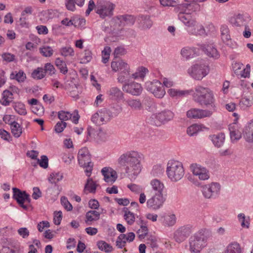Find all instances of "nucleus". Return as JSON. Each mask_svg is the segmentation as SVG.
<instances>
[{"label":"nucleus","instance_id":"obj_1","mask_svg":"<svg viewBox=\"0 0 253 253\" xmlns=\"http://www.w3.org/2000/svg\"><path fill=\"white\" fill-rule=\"evenodd\" d=\"M192 95L194 100L201 105L212 106L214 103L212 92L209 88L199 86Z\"/></svg>","mask_w":253,"mask_h":253},{"label":"nucleus","instance_id":"obj_2","mask_svg":"<svg viewBox=\"0 0 253 253\" xmlns=\"http://www.w3.org/2000/svg\"><path fill=\"white\" fill-rule=\"evenodd\" d=\"M78 160L79 165L85 169L86 175L89 177L92 172L93 164L91 161V155L86 147L82 148L79 151Z\"/></svg>","mask_w":253,"mask_h":253},{"label":"nucleus","instance_id":"obj_3","mask_svg":"<svg viewBox=\"0 0 253 253\" xmlns=\"http://www.w3.org/2000/svg\"><path fill=\"white\" fill-rule=\"evenodd\" d=\"M210 236V233L206 229L201 230L196 235L193 240L190 242V248L194 252H199L200 251L207 245V240Z\"/></svg>","mask_w":253,"mask_h":253},{"label":"nucleus","instance_id":"obj_4","mask_svg":"<svg viewBox=\"0 0 253 253\" xmlns=\"http://www.w3.org/2000/svg\"><path fill=\"white\" fill-rule=\"evenodd\" d=\"M115 5L110 1L105 0H99L97 1L96 6V12L100 17L104 18L106 16L113 15V10Z\"/></svg>","mask_w":253,"mask_h":253},{"label":"nucleus","instance_id":"obj_5","mask_svg":"<svg viewBox=\"0 0 253 253\" xmlns=\"http://www.w3.org/2000/svg\"><path fill=\"white\" fill-rule=\"evenodd\" d=\"M184 171L182 165L177 161L171 162L167 168L168 175L173 181L180 179L184 175Z\"/></svg>","mask_w":253,"mask_h":253},{"label":"nucleus","instance_id":"obj_6","mask_svg":"<svg viewBox=\"0 0 253 253\" xmlns=\"http://www.w3.org/2000/svg\"><path fill=\"white\" fill-rule=\"evenodd\" d=\"M13 198L17 203L24 209H27L30 203V198L26 192L21 191L16 188H13Z\"/></svg>","mask_w":253,"mask_h":253},{"label":"nucleus","instance_id":"obj_7","mask_svg":"<svg viewBox=\"0 0 253 253\" xmlns=\"http://www.w3.org/2000/svg\"><path fill=\"white\" fill-rule=\"evenodd\" d=\"M212 112L208 110L193 108L188 110L186 115L187 118L193 120H200L211 116Z\"/></svg>","mask_w":253,"mask_h":253},{"label":"nucleus","instance_id":"obj_8","mask_svg":"<svg viewBox=\"0 0 253 253\" xmlns=\"http://www.w3.org/2000/svg\"><path fill=\"white\" fill-rule=\"evenodd\" d=\"M208 71L207 66L203 64H196L191 67L189 73L194 78L201 80L206 76Z\"/></svg>","mask_w":253,"mask_h":253},{"label":"nucleus","instance_id":"obj_9","mask_svg":"<svg viewBox=\"0 0 253 253\" xmlns=\"http://www.w3.org/2000/svg\"><path fill=\"white\" fill-rule=\"evenodd\" d=\"M140 158L138 153L135 152H132L129 155L127 162L129 163L130 170L134 174H137L141 171Z\"/></svg>","mask_w":253,"mask_h":253},{"label":"nucleus","instance_id":"obj_10","mask_svg":"<svg viewBox=\"0 0 253 253\" xmlns=\"http://www.w3.org/2000/svg\"><path fill=\"white\" fill-rule=\"evenodd\" d=\"M58 118L63 122H65L69 120L77 124L80 118V116L78 114V111L76 110L74 111L73 114L70 113L69 112L65 111H60L58 112Z\"/></svg>","mask_w":253,"mask_h":253},{"label":"nucleus","instance_id":"obj_11","mask_svg":"<svg viewBox=\"0 0 253 253\" xmlns=\"http://www.w3.org/2000/svg\"><path fill=\"white\" fill-rule=\"evenodd\" d=\"M165 198L162 193L156 194L149 199L147 202V206L154 210L159 209L163 204Z\"/></svg>","mask_w":253,"mask_h":253},{"label":"nucleus","instance_id":"obj_12","mask_svg":"<svg viewBox=\"0 0 253 253\" xmlns=\"http://www.w3.org/2000/svg\"><path fill=\"white\" fill-rule=\"evenodd\" d=\"M101 172L104 176V180L112 184L117 178V174L115 170L111 168L105 167L102 169Z\"/></svg>","mask_w":253,"mask_h":253},{"label":"nucleus","instance_id":"obj_13","mask_svg":"<svg viewBox=\"0 0 253 253\" xmlns=\"http://www.w3.org/2000/svg\"><path fill=\"white\" fill-rule=\"evenodd\" d=\"M191 169L193 173L198 176L200 179L204 180L209 178L210 176L208 171L205 168L194 164L191 166Z\"/></svg>","mask_w":253,"mask_h":253},{"label":"nucleus","instance_id":"obj_14","mask_svg":"<svg viewBox=\"0 0 253 253\" xmlns=\"http://www.w3.org/2000/svg\"><path fill=\"white\" fill-rule=\"evenodd\" d=\"M234 70L235 73L242 78H246L250 76L251 67L249 65L245 67L243 64L236 63L234 65Z\"/></svg>","mask_w":253,"mask_h":253},{"label":"nucleus","instance_id":"obj_15","mask_svg":"<svg viewBox=\"0 0 253 253\" xmlns=\"http://www.w3.org/2000/svg\"><path fill=\"white\" fill-rule=\"evenodd\" d=\"M219 185L216 183H211L203 187V193L207 198H210L213 194L219 191Z\"/></svg>","mask_w":253,"mask_h":253},{"label":"nucleus","instance_id":"obj_16","mask_svg":"<svg viewBox=\"0 0 253 253\" xmlns=\"http://www.w3.org/2000/svg\"><path fill=\"white\" fill-rule=\"evenodd\" d=\"M150 89L154 95L158 98H161L165 94V90L162 88L161 84L160 82L156 81L152 83L150 87Z\"/></svg>","mask_w":253,"mask_h":253},{"label":"nucleus","instance_id":"obj_17","mask_svg":"<svg viewBox=\"0 0 253 253\" xmlns=\"http://www.w3.org/2000/svg\"><path fill=\"white\" fill-rule=\"evenodd\" d=\"M156 121L161 123L170 120L173 117V114L169 111H163L154 115Z\"/></svg>","mask_w":253,"mask_h":253},{"label":"nucleus","instance_id":"obj_18","mask_svg":"<svg viewBox=\"0 0 253 253\" xmlns=\"http://www.w3.org/2000/svg\"><path fill=\"white\" fill-rule=\"evenodd\" d=\"M98 184L93 180L92 178H88L84 185V192L87 194L89 193H94Z\"/></svg>","mask_w":253,"mask_h":253},{"label":"nucleus","instance_id":"obj_19","mask_svg":"<svg viewBox=\"0 0 253 253\" xmlns=\"http://www.w3.org/2000/svg\"><path fill=\"white\" fill-rule=\"evenodd\" d=\"M100 218V213L96 211H89L85 214V222L88 225H91L92 222L98 220Z\"/></svg>","mask_w":253,"mask_h":253},{"label":"nucleus","instance_id":"obj_20","mask_svg":"<svg viewBox=\"0 0 253 253\" xmlns=\"http://www.w3.org/2000/svg\"><path fill=\"white\" fill-rule=\"evenodd\" d=\"M192 90H180L175 88H171L168 90L169 94L172 97L182 98L187 96Z\"/></svg>","mask_w":253,"mask_h":253},{"label":"nucleus","instance_id":"obj_21","mask_svg":"<svg viewBox=\"0 0 253 253\" xmlns=\"http://www.w3.org/2000/svg\"><path fill=\"white\" fill-rule=\"evenodd\" d=\"M176 9L180 13H186L187 14H191L196 10V8L194 7V5L190 3L179 4L176 7Z\"/></svg>","mask_w":253,"mask_h":253},{"label":"nucleus","instance_id":"obj_22","mask_svg":"<svg viewBox=\"0 0 253 253\" xmlns=\"http://www.w3.org/2000/svg\"><path fill=\"white\" fill-rule=\"evenodd\" d=\"M189 233V230L186 228L179 229L174 233L175 240L177 242H181L185 240Z\"/></svg>","mask_w":253,"mask_h":253},{"label":"nucleus","instance_id":"obj_23","mask_svg":"<svg viewBox=\"0 0 253 253\" xmlns=\"http://www.w3.org/2000/svg\"><path fill=\"white\" fill-rule=\"evenodd\" d=\"M2 98L0 100L1 104L4 106H8L13 99V94L9 90H5L2 94Z\"/></svg>","mask_w":253,"mask_h":253},{"label":"nucleus","instance_id":"obj_24","mask_svg":"<svg viewBox=\"0 0 253 253\" xmlns=\"http://www.w3.org/2000/svg\"><path fill=\"white\" fill-rule=\"evenodd\" d=\"M108 94L110 98L113 100H120L123 98V92L116 87L110 88L108 92Z\"/></svg>","mask_w":253,"mask_h":253},{"label":"nucleus","instance_id":"obj_25","mask_svg":"<svg viewBox=\"0 0 253 253\" xmlns=\"http://www.w3.org/2000/svg\"><path fill=\"white\" fill-rule=\"evenodd\" d=\"M84 1L85 0H66V7L68 10L74 11L76 10L75 4L82 7L84 4Z\"/></svg>","mask_w":253,"mask_h":253},{"label":"nucleus","instance_id":"obj_26","mask_svg":"<svg viewBox=\"0 0 253 253\" xmlns=\"http://www.w3.org/2000/svg\"><path fill=\"white\" fill-rule=\"evenodd\" d=\"M205 127L202 124H194L188 127L187 133L190 136H193L202 131Z\"/></svg>","mask_w":253,"mask_h":253},{"label":"nucleus","instance_id":"obj_27","mask_svg":"<svg viewBox=\"0 0 253 253\" xmlns=\"http://www.w3.org/2000/svg\"><path fill=\"white\" fill-rule=\"evenodd\" d=\"M10 79L16 80L19 83L23 82L26 78L25 73L22 70L12 72L10 75Z\"/></svg>","mask_w":253,"mask_h":253},{"label":"nucleus","instance_id":"obj_28","mask_svg":"<svg viewBox=\"0 0 253 253\" xmlns=\"http://www.w3.org/2000/svg\"><path fill=\"white\" fill-rule=\"evenodd\" d=\"M224 253H242V249L238 243L234 242L227 247Z\"/></svg>","mask_w":253,"mask_h":253},{"label":"nucleus","instance_id":"obj_29","mask_svg":"<svg viewBox=\"0 0 253 253\" xmlns=\"http://www.w3.org/2000/svg\"><path fill=\"white\" fill-rule=\"evenodd\" d=\"M99 111L100 113V117H101L100 119L102 120L103 124H106L111 120L113 117L111 111L106 108H103Z\"/></svg>","mask_w":253,"mask_h":253},{"label":"nucleus","instance_id":"obj_30","mask_svg":"<svg viewBox=\"0 0 253 253\" xmlns=\"http://www.w3.org/2000/svg\"><path fill=\"white\" fill-rule=\"evenodd\" d=\"M11 133L16 138L19 137L22 133V127L16 122H13L11 126Z\"/></svg>","mask_w":253,"mask_h":253},{"label":"nucleus","instance_id":"obj_31","mask_svg":"<svg viewBox=\"0 0 253 253\" xmlns=\"http://www.w3.org/2000/svg\"><path fill=\"white\" fill-rule=\"evenodd\" d=\"M63 173L60 172H53L51 173L48 178V181L51 184H56L59 181L62 180Z\"/></svg>","mask_w":253,"mask_h":253},{"label":"nucleus","instance_id":"obj_32","mask_svg":"<svg viewBox=\"0 0 253 253\" xmlns=\"http://www.w3.org/2000/svg\"><path fill=\"white\" fill-rule=\"evenodd\" d=\"M225 135L223 133H220L213 135L212 137V140L213 144L216 147H221L224 142Z\"/></svg>","mask_w":253,"mask_h":253},{"label":"nucleus","instance_id":"obj_33","mask_svg":"<svg viewBox=\"0 0 253 253\" xmlns=\"http://www.w3.org/2000/svg\"><path fill=\"white\" fill-rule=\"evenodd\" d=\"M126 64L121 60L113 61L111 63V68L115 72L118 71H125Z\"/></svg>","mask_w":253,"mask_h":253},{"label":"nucleus","instance_id":"obj_34","mask_svg":"<svg viewBox=\"0 0 253 253\" xmlns=\"http://www.w3.org/2000/svg\"><path fill=\"white\" fill-rule=\"evenodd\" d=\"M181 53L182 56L186 59L192 58L197 54V52L195 48L188 47H184L182 48Z\"/></svg>","mask_w":253,"mask_h":253},{"label":"nucleus","instance_id":"obj_35","mask_svg":"<svg viewBox=\"0 0 253 253\" xmlns=\"http://www.w3.org/2000/svg\"><path fill=\"white\" fill-rule=\"evenodd\" d=\"M15 111L20 115H26L27 111L25 105L21 102H15L13 105Z\"/></svg>","mask_w":253,"mask_h":253},{"label":"nucleus","instance_id":"obj_36","mask_svg":"<svg viewBox=\"0 0 253 253\" xmlns=\"http://www.w3.org/2000/svg\"><path fill=\"white\" fill-rule=\"evenodd\" d=\"M230 137L232 140L239 139L242 136V131L237 127H230Z\"/></svg>","mask_w":253,"mask_h":253},{"label":"nucleus","instance_id":"obj_37","mask_svg":"<svg viewBox=\"0 0 253 253\" xmlns=\"http://www.w3.org/2000/svg\"><path fill=\"white\" fill-rule=\"evenodd\" d=\"M45 76V71L42 67H38L34 70L32 73V77L35 79L40 80Z\"/></svg>","mask_w":253,"mask_h":253},{"label":"nucleus","instance_id":"obj_38","mask_svg":"<svg viewBox=\"0 0 253 253\" xmlns=\"http://www.w3.org/2000/svg\"><path fill=\"white\" fill-rule=\"evenodd\" d=\"M55 64L60 72L65 74L68 72V69L66 63L59 58L56 59Z\"/></svg>","mask_w":253,"mask_h":253},{"label":"nucleus","instance_id":"obj_39","mask_svg":"<svg viewBox=\"0 0 253 253\" xmlns=\"http://www.w3.org/2000/svg\"><path fill=\"white\" fill-rule=\"evenodd\" d=\"M129 92L133 95H138L142 90L140 84L132 83L129 85Z\"/></svg>","mask_w":253,"mask_h":253},{"label":"nucleus","instance_id":"obj_40","mask_svg":"<svg viewBox=\"0 0 253 253\" xmlns=\"http://www.w3.org/2000/svg\"><path fill=\"white\" fill-rule=\"evenodd\" d=\"M151 185L153 190L158 192L159 193H162L164 188V185L162 182L157 179H154L152 181Z\"/></svg>","mask_w":253,"mask_h":253},{"label":"nucleus","instance_id":"obj_41","mask_svg":"<svg viewBox=\"0 0 253 253\" xmlns=\"http://www.w3.org/2000/svg\"><path fill=\"white\" fill-rule=\"evenodd\" d=\"M111 51V48L109 46H105L104 49L102 50V61L104 63H106L109 61Z\"/></svg>","mask_w":253,"mask_h":253},{"label":"nucleus","instance_id":"obj_42","mask_svg":"<svg viewBox=\"0 0 253 253\" xmlns=\"http://www.w3.org/2000/svg\"><path fill=\"white\" fill-rule=\"evenodd\" d=\"M126 237L125 234H121L116 241V246L119 248H123L126 246Z\"/></svg>","mask_w":253,"mask_h":253},{"label":"nucleus","instance_id":"obj_43","mask_svg":"<svg viewBox=\"0 0 253 253\" xmlns=\"http://www.w3.org/2000/svg\"><path fill=\"white\" fill-rule=\"evenodd\" d=\"M98 248L105 252H110L112 251V247L106 242L100 241L97 243Z\"/></svg>","mask_w":253,"mask_h":253},{"label":"nucleus","instance_id":"obj_44","mask_svg":"<svg viewBox=\"0 0 253 253\" xmlns=\"http://www.w3.org/2000/svg\"><path fill=\"white\" fill-rule=\"evenodd\" d=\"M41 53L45 57H50L52 55L53 50L52 48L48 46H43L40 48Z\"/></svg>","mask_w":253,"mask_h":253},{"label":"nucleus","instance_id":"obj_45","mask_svg":"<svg viewBox=\"0 0 253 253\" xmlns=\"http://www.w3.org/2000/svg\"><path fill=\"white\" fill-rule=\"evenodd\" d=\"M61 54L65 57L73 56L74 55V51L72 47L66 46L61 48Z\"/></svg>","mask_w":253,"mask_h":253},{"label":"nucleus","instance_id":"obj_46","mask_svg":"<svg viewBox=\"0 0 253 253\" xmlns=\"http://www.w3.org/2000/svg\"><path fill=\"white\" fill-rule=\"evenodd\" d=\"M148 70L145 67H140L137 71L133 75L134 78H144Z\"/></svg>","mask_w":253,"mask_h":253},{"label":"nucleus","instance_id":"obj_47","mask_svg":"<svg viewBox=\"0 0 253 253\" xmlns=\"http://www.w3.org/2000/svg\"><path fill=\"white\" fill-rule=\"evenodd\" d=\"M206 51L207 55L210 57H216L218 55L216 49L211 45H208Z\"/></svg>","mask_w":253,"mask_h":253},{"label":"nucleus","instance_id":"obj_48","mask_svg":"<svg viewBox=\"0 0 253 253\" xmlns=\"http://www.w3.org/2000/svg\"><path fill=\"white\" fill-rule=\"evenodd\" d=\"M100 111L94 113L91 117V121L97 126H101L103 125L102 120H101L100 117Z\"/></svg>","mask_w":253,"mask_h":253},{"label":"nucleus","instance_id":"obj_49","mask_svg":"<svg viewBox=\"0 0 253 253\" xmlns=\"http://www.w3.org/2000/svg\"><path fill=\"white\" fill-rule=\"evenodd\" d=\"M43 69L45 71V74L47 73L50 75L54 74L56 71V70L53 65L50 63H46L44 65Z\"/></svg>","mask_w":253,"mask_h":253},{"label":"nucleus","instance_id":"obj_50","mask_svg":"<svg viewBox=\"0 0 253 253\" xmlns=\"http://www.w3.org/2000/svg\"><path fill=\"white\" fill-rule=\"evenodd\" d=\"M67 123L65 122H58L54 126V130L57 133H60L63 131L66 127Z\"/></svg>","mask_w":253,"mask_h":253},{"label":"nucleus","instance_id":"obj_51","mask_svg":"<svg viewBox=\"0 0 253 253\" xmlns=\"http://www.w3.org/2000/svg\"><path fill=\"white\" fill-rule=\"evenodd\" d=\"M92 59V53L89 50H85L84 53V56L82 58V62L83 63H86L88 62Z\"/></svg>","mask_w":253,"mask_h":253},{"label":"nucleus","instance_id":"obj_52","mask_svg":"<svg viewBox=\"0 0 253 253\" xmlns=\"http://www.w3.org/2000/svg\"><path fill=\"white\" fill-rule=\"evenodd\" d=\"M118 80L119 82L123 84V88L124 89L126 85V77L125 71H122L120 73Z\"/></svg>","mask_w":253,"mask_h":253},{"label":"nucleus","instance_id":"obj_53","mask_svg":"<svg viewBox=\"0 0 253 253\" xmlns=\"http://www.w3.org/2000/svg\"><path fill=\"white\" fill-rule=\"evenodd\" d=\"M38 162L41 167L44 169H46L48 167V160L46 156H42L40 160L38 159Z\"/></svg>","mask_w":253,"mask_h":253},{"label":"nucleus","instance_id":"obj_54","mask_svg":"<svg viewBox=\"0 0 253 253\" xmlns=\"http://www.w3.org/2000/svg\"><path fill=\"white\" fill-rule=\"evenodd\" d=\"M61 203L63 206L65 208L66 210L68 211H70L72 210L73 207L72 205L68 201L67 198L65 197H62L61 198Z\"/></svg>","mask_w":253,"mask_h":253},{"label":"nucleus","instance_id":"obj_55","mask_svg":"<svg viewBox=\"0 0 253 253\" xmlns=\"http://www.w3.org/2000/svg\"><path fill=\"white\" fill-rule=\"evenodd\" d=\"M19 23L22 27H28L29 25V17L28 15H24V16H23L21 13Z\"/></svg>","mask_w":253,"mask_h":253},{"label":"nucleus","instance_id":"obj_56","mask_svg":"<svg viewBox=\"0 0 253 253\" xmlns=\"http://www.w3.org/2000/svg\"><path fill=\"white\" fill-rule=\"evenodd\" d=\"M138 237L140 239H144L148 234V228L145 226H142L137 232Z\"/></svg>","mask_w":253,"mask_h":253},{"label":"nucleus","instance_id":"obj_57","mask_svg":"<svg viewBox=\"0 0 253 253\" xmlns=\"http://www.w3.org/2000/svg\"><path fill=\"white\" fill-rule=\"evenodd\" d=\"M62 212L60 211L54 212V223L56 225H59L62 219Z\"/></svg>","mask_w":253,"mask_h":253},{"label":"nucleus","instance_id":"obj_58","mask_svg":"<svg viewBox=\"0 0 253 253\" xmlns=\"http://www.w3.org/2000/svg\"><path fill=\"white\" fill-rule=\"evenodd\" d=\"M3 59L8 62L13 61L15 59V55L10 53H4L2 55Z\"/></svg>","mask_w":253,"mask_h":253},{"label":"nucleus","instance_id":"obj_59","mask_svg":"<svg viewBox=\"0 0 253 253\" xmlns=\"http://www.w3.org/2000/svg\"><path fill=\"white\" fill-rule=\"evenodd\" d=\"M141 24L144 29L149 28L152 26V22L145 18H141Z\"/></svg>","mask_w":253,"mask_h":253},{"label":"nucleus","instance_id":"obj_60","mask_svg":"<svg viewBox=\"0 0 253 253\" xmlns=\"http://www.w3.org/2000/svg\"><path fill=\"white\" fill-rule=\"evenodd\" d=\"M36 29L38 31V33L40 35H46L48 32L47 28L43 25L37 26Z\"/></svg>","mask_w":253,"mask_h":253},{"label":"nucleus","instance_id":"obj_61","mask_svg":"<svg viewBox=\"0 0 253 253\" xmlns=\"http://www.w3.org/2000/svg\"><path fill=\"white\" fill-rule=\"evenodd\" d=\"M161 4L164 6H174L176 1L173 0H160Z\"/></svg>","mask_w":253,"mask_h":253},{"label":"nucleus","instance_id":"obj_62","mask_svg":"<svg viewBox=\"0 0 253 253\" xmlns=\"http://www.w3.org/2000/svg\"><path fill=\"white\" fill-rule=\"evenodd\" d=\"M49 227V223L47 221H42L38 223L37 228L40 232H42L44 228Z\"/></svg>","mask_w":253,"mask_h":253},{"label":"nucleus","instance_id":"obj_63","mask_svg":"<svg viewBox=\"0 0 253 253\" xmlns=\"http://www.w3.org/2000/svg\"><path fill=\"white\" fill-rule=\"evenodd\" d=\"M175 221L176 218L174 214L169 215L166 218V223L169 226L173 225L175 223Z\"/></svg>","mask_w":253,"mask_h":253},{"label":"nucleus","instance_id":"obj_64","mask_svg":"<svg viewBox=\"0 0 253 253\" xmlns=\"http://www.w3.org/2000/svg\"><path fill=\"white\" fill-rule=\"evenodd\" d=\"M125 53V49L121 46L116 48L114 51V56L115 57H118L121 55L124 54Z\"/></svg>","mask_w":253,"mask_h":253}]
</instances>
